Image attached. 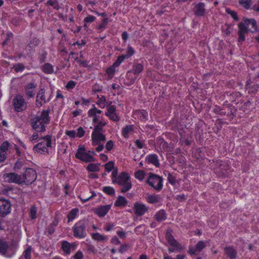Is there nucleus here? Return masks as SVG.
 Returning <instances> with one entry per match:
<instances>
[{"mask_svg":"<svg viewBox=\"0 0 259 259\" xmlns=\"http://www.w3.org/2000/svg\"><path fill=\"white\" fill-rule=\"evenodd\" d=\"M105 167L107 171H110L114 168V162L110 161L105 164Z\"/></svg>","mask_w":259,"mask_h":259,"instance_id":"obj_46","label":"nucleus"},{"mask_svg":"<svg viewBox=\"0 0 259 259\" xmlns=\"http://www.w3.org/2000/svg\"><path fill=\"white\" fill-rule=\"evenodd\" d=\"M127 200L126 198L122 196H119L117 198V200L115 202L116 206H125L127 204Z\"/></svg>","mask_w":259,"mask_h":259,"instance_id":"obj_26","label":"nucleus"},{"mask_svg":"<svg viewBox=\"0 0 259 259\" xmlns=\"http://www.w3.org/2000/svg\"><path fill=\"white\" fill-rule=\"evenodd\" d=\"M78 209L75 208L72 209L69 214L67 215V217L68 218V222H70L72 220H73L76 217V213L78 212Z\"/></svg>","mask_w":259,"mask_h":259,"instance_id":"obj_33","label":"nucleus"},{"mask_svg":"<svg viewBox=\"0 0 259 259\" xmlns=\"http://www.w3.org/2000/svg\"><path fill=\"white\" fill-rule=\"evenodd\" d=\"M95 19H96V18L94 16H92V15H89L88 17H87L86 18H85L84 21L85 22L91 23V22L94 21L95 20Z\"/></svg>","mask_w":259,"mask_h":259,"instance_id":"obj_53","label":"nucleus"},{"mask_svg":"<svg viewBox=\"0 0 259 259\" xmlns=\"http://www.w3.org/2000/svg\"><path fill=\"white\" fill-rule=\"evenodd\" d=\"M43 70L46 73H52L53 72V67L50 64L46 63L44 66Z\"/></svg>","mask_w":259,"mask_h":259,"instance_id":"obj_32","label":"nucleus"},{"mask_svg":"<svg viewBox=\"0 0 259 259\" xmlns=\"http://www.w3.org/2000/svg\"><path fill=\"white\" fill-rule=\"evenodd\" d=\"M143 70V66L141 64L135 63L133 65L132 72L135 74H138Z\"/></svg>","mask_w":259,"mask_h":259,"instance_id":"obj_28","label":"nucleus"},{"mask_svg":"<svg viewBox=\"0 0 259 259\" xmlns=\"http://www.w3.org/2000/svg\"><path fill=\"white\" fill-rule=\"evenodd\" d=\"M37 177V175L35 170L32 168H27L25 171V173L21 176V179H22V184L24 183L26 185L31 184Z\"/></svg>","mask_w":259,"mask_h":259,"instance_id":"obj_7","label":"nucleus"},{"mask_svg":"<svg viewBox=\"0 0 259 259\" xmlns=\"http://www.w3.org/2000/svg\"><path fill=\"white\" fill-rule=\"evenodd\" d=\"M11 205L9 201L0 199V217H4L10 212Z\"/></svg>","mask_w":259,"mask_h":259,"instance_id":"obj_14","label":"nucleus"},{"mask_svg":"<svg viewBox=\"0 0 259 259\" xmlns=\"http://www.w3.org/2000/svg\"><path fill=\"white\" fill-rule=\"evenodd\" d=\"M133 131V125H128L124 127L122 131V136L127 138L128 137V134Z\"/></svg>","mask_w":259,"mask_h":259,"instance_id":"obj_27","label":"nucleus"},{"mask_svg":"<svg viewBox=\"0 0 259 259\" xmlns=\"http://www.w3.org/2000/svg\"><path fill=\"white\" fill-rule=\"evenodd\" d=\"M4 181L8 183H14L21 184L23 181L21 179V175H18L14 172L5 174L3 177Z\"/></svg>","mask_w":259,"mask_h":259,"instance_id":"obj_10","label":"nucleus"},{"mask_svg":"<svg viewBox=\"0 0 259 259\" xmlns=\"http://www.w3.org/2000/svg\"><path fill=\"white\" fill-rule=\"evenodd\" d=\"M165 237L168 243L172 246L175 247L177 249H182L181 245L176 240L171 234V231L167 230L166 232Z\"/></svg>","mask_w":259,"mask_h":259,"instance_id":"obj_15","label":"nucleus"},{"mask_svg":"<svg viewBox=\"0 0 259 259\" xmlns=\"http://www.w3.org/2000/svg\"><path fill=\"white\" fill-rule=\"evenodd\" d=\"M92 237L94 239L98 241H103L106 240L107 239L106 237L103 236L98 233L93 234Z\"/></svg>","mask_w":259,"mask_h":259,"instance_id":"obj_34","label":"nucleus"},{"mask_svg":"<svg viewBox=\"0 0 259 259\" xmlns=\"http://www.w3.org/2000/svg\"><path fill=\"white\" fill-rule=\"evenodd\" d=\"M252 9L255 11L259 12V1L253 5Z\"/></svg>","mask_w":259,"mask_h":259,"instance_id":"obj_64","label":"nucleus"},{"mask_svg":"<svg viewBox=\"0 0 259 259\" xmlns=\"http://www.w3.org/2000/svg\"><path fill=\"white\" fill-rule=\"evenodd\" d=\"M225 254L230 259H236L237 258V252L233 246H227L224 248Z\"/></svg>","mask_w":259,"mask_h":259,"instance_id":"obj_19","label":"nucleus"},{"mask_svg":"<svg viewBox=\"0 0 259 259\" xmlns=\"http://www.w3.org/2000/svg\"><path fill=\"white\" fill-rule=\"evenodd\" d=\"M66 135L71 138H74L76 135V132L75 131H66Z\"/></svg>","mask_w":259,"mask_h":259,"instance_id":"obj_58","label":"nucleus"},{"mask_svg":"<svg viewBox=\"0 0 259 259\" xmlns=\"http://www.w3.org/2000/svg\"><path fill=\"white\" fill-rule=\"evenodd\" d=\"M36 208L35 207H32L30 211V215L31 219L36 218Z\"/></svg>","mask_w":259,"mask_h":259,"instance_id":"obj_49","label":"nucleus"},{"mask_svg":"<svg viewBox=\"0 0 259 259\" xmlns=\"http://www.w3.org/2000/svg\"><path fill=\"white\" fill-rule=\"evenodd\" d=\"M13 68L16 72L22 71L25 69V66L22 63H17L13 65Z\"/></svg>","mask_w":259,"mask_h":259,"instance_id":"obj_38","label":"nucleus"},{"mask_svg":"<svg viewBox=\"0 0 259 259\" xmlns=\"http://www.w3.org/2000/svg\"><path fill=\"white\" fill-rule=\"evenodd\" d=\"M108 22V19L105 18L103 20L102 23L99 26L98 29H101L105 28V26L107 24Z\"/></svg>","mask_w":259,"mask_h":259,"instance_id":"obj_61","label":"nucleus"},{"mask_svg":"<svg viewBox=\"0 0 259 259\" xmlns=\"http://www.w3.org/2000/svg\"><path fill=\"white\" fill-rule=\"evenodd\" d=\"M111 208L110 205H105L101 206L96 209L95 212L100 217L105 216Z\"/></svg>","mask_w":259,"mask_h":259,"instance_id":"obj_20","label":"nucleus"},{"mask_svg":"<svg viewBox=\"0 0 259 259\" xmlns=\"http://www.w3.org/2000/svg\"><path fill=\"white\" fill-rule=\"evenodd\" d=\"M32 250V248L31 246H29L27 247L26 249L25 250L24 252V257L26 259H30L31 258V252Z\"/></svg>","mask_w":259,"mask_h":259,"instance_id":"obj_43","label":"nucleus"},{"mask_svg":"<svg viewBox=\"0 0 259 259\" xmlns=\"http://www.w3.org/2000/svg\"><path fill=\"white\" fill-rule=\"evenodd\" d=\"M83 254L81 251H78L77 253L74 255V259H82L83 258Z\"/></svg>","mask_w":259,"mask_h":259,"instance_id":"obj_62","label":"nucleus"},{"mask_svg":"<svg viewBox=\"0 0 259 259\" xmlns=\"http://www.w3.org/2000/svg\"><path fill=\"white\" fill-rule=\"evenodd\" d=\"M105 102L106 99L105 97L102 96V97L99 99L98 101L97 102V104L98 105L103 104V107H104L106 105Z\"/></svg>","mask_w":259,"mask_h":259,"instance_id":"obj_55","label":"nucleus"},{"mask_svg":"<svg viewBox=\"0 0 259 259\" xmlns=\"http://www.w3.org/2000/svg\"><path fill=\"white\" fill-rule=\"evenodd\" d=\"M133 209L137 216H142L148 210L145 205L139 202H136L134 204Z\"/></svg>","mask_w":259,"mask_h":259,"instance_id":"obj_16","label":"nucleus"},{"mask_svg":"<svg viewBox=\"0 0 259 259\" xmlns=\"http://www.w3.org/2000/svg\"><path fill=\"white\" fill-rule=\"evenodd\" d=\"M75 157L86 162L94 161V157L90 155L88 153L85 152V149L84 147L79 146Z\"/></svg>","mask_w":259,"mask_h":259,"instance_id":"obj_8","label":"nucleus"},{"mask_svg":"<svg viewBox=\"0 0 259 259\" xmlns=\"http://www.w3.org/2000/svg\"><path fill=\"white\" fill-rule=\"evenodd\" d=\"M39 139L40 140V139L38 137V135L37 133H35L33 134V135L31 137L30 141L31 142H32L33 143H34L33 141H34L35 142H37Z\"/></svg>","mask_w":259,"mask_h":259,"instance_id":"obj_56","label":"nucleus"},{"mask_svg":"<svg viewBox=\"0 0 259 259\" xmlns=\"http://www.w3.org/2000/svg\"><path fill=\"white\" fill-rule=\"evenodd\" d=\"M251 2V0H241L240 4L246 9H248L250 6Z\"/></svg>","mask_w":259,"mask_h":259,"instance_id":"obj_45","label":"nucleus"},{"mask_svg":"<svg viewBox=\"0 0 259 259\" xmlns=\"http://www.w3.org/2000/svg\"><path fill=\"white\" fill-rule=\"evenodd\" d=\"M85 133V131L81 127H79L77 130V132L76 134L77 137L79 138H81L83 136Z\"/></svg>","mask_w":259,"mask_h":259,"instance_id":"obj_51","label":"nucleus"},{"mask_svg":"<svg viewBox=\"0 0 259 259\" xmlns=\"http://www.w3.org/2000/svg\"><path fill=\"white\" fill-rule=\"evenodd\" d=\"M205 5L203 3H199L196 5L194 9V15L197 17L203 16L205 13Z\"/></svg>","mask_w":259,"mask_h":259,"instance_id":"obj_17","label":"nucleus"},{"mask_svg":"<svg viewBox=\"0 0 259 259\" xmlns=\"http://www.w3.org/2000/svg\"><path fill=\"white\" fill-rule=\"evenodd\" d=\"M108 117H109L110 119L114 121H117L119 120L118 116L117 115L115 112L109 115V116H108Z\"/></svg>","mask_w":259,"mask_h":259,"instance_id":"obj_54","label":"nucleus"},{"mask_svg":"<svg viewBox=\"0 0 259 259\" xmlns=\"http://www.w3.org/2000/svg\"><path fill=\"white\" fill-rule=\"evenodd\" d=\"M15 253V251L11 248L7 242L0 240V253L7 257H11Z\"/></svg>","mask_w":259,"mask_h":259,"instance_id":"obj_12","label":"nucleus"},{"mask_svg":"<svg viewBox=\"0 0 259 259\" xmlns=\"http://www.w3.org/2000/svg\"><path fill=\"white\" fill-rule=\"evenodd\" d=\"M186 198V196L184 194L178 195L176 196V199L180 201H184Z\"/></svg>","mask_w":259,"mask_h":259,"instance_id":"obj_63","label":"nucleus"},{"mask_svg":"<svg viewBox=\"0 0 259 259\" xmlns=\"http://www.w3.org/2000/svg\"><path fill=\"white\" fill-rule=\"evenodd\" d=\"M102 111L100 110L97 109L95 105H93V108L89 110L88 112V115H95V113L101 114Z\"/></svg>","mask_w":259,"mask_h":259,"instance_id":"obj_35","label":"nucleus"},{"mask_svg":"<svg viewBox=\"0 0 259 259\" xmlns=\"http://www.w3.org/2000/svg\"><path fill=\"white\" fill-rule=\"evenodd\" d=\"M92 144L94 146H97L96 150L97 152L102 151L104 149L103 143L106 141V137L102 133H92Z\"/></svg>","mask_w":259,"mask_h":259,"instance_id":"obj_5","label":"nucleus"},{"mask_svg":"<svg viewBox=\"0 0 259 259\" xmlns=\"http://www.w3.org/2000/svg\"><path fill=\"white\" fill-rule=\"evenodd\" d=\"M9 144L7 142H4L2 146H1V149L4 152L6 150H7Z\"/></svg>","mask_w":259,"mask_h":259,"instance_id":"obj_59","label":"nucleus"},{"mask_svg":"<svg viewBox=\"0 0 259 259\" xmlns=\"http://www.w3.org/2000/svg\"><path fill=\"white\" fill-rule=\"evenodd\" d=\"M45 103V90L41 89L36 96V105L37 107H40Z\"/></svg>","mask_w":259,"mask_h":259,"instance_id":"obj_18","label":"nucleus"},{"mask_svg":"<svg viewBox=\"0 0 259 259\" xmlns=\"http://www.w3.org/2000/svg\"><path fill=\"white\" fill-rule=\"evenodd\" d=\"M47 4L53 7L55 9L59 10L60 9V6L57 0H49L47 1Z\"/></svg>","mask_w":259,"mask_h":259,"instance_id":"obj_40","label":"nucleus"},{"mask_svg":"<svg viewBox=\"0 0 259 259\" xmlns=\"http://www.w3.org/2000/svg\"><path fill=\"white\" fill-rule=\"evenodd\" d=\"M134 53V50L133 49V48L131 47H129L127 49V54L125 55L126 58H128L130 56H131L132 55H133Z\"/></svg>","mask_w":259,"mask_h":259,"instance_id":"obj_60","label":"nucleus"},{"mask_svg":"<svg viewBox=\"0 0 259 259\" xmlns=\"http://www.w3.org/2000/svg\"><path fill=\"white\" fill-rule=\"evenodd\" d=\"M168 181L171 184L174 185L176 184V180L175 178L170 174H168V176L167 177Z\"/></svg>","mask_w":259,"mask_h":259,"instance_id":"obj_50","label":"nucleus"},{"mask_svg":"<svg viewBox=\"0 0 259 259\" xmlns=\"http://www.w3.org/2000/svg\"><path fill=\"white\" fill-rule=\"evenodd\" d=\"M135 118H139L140 120H145L147 119L148 113L145 111H136L134 113Z\"/></svg>","mask_w":259,"mask_h":259,"instance_id":"obj_24","label":"nucleus"},{"mask_svg":"<svg viewBox=\"0 0 259 259\" xmlns=\"http://www.w3.org/2000/svg\"><path fill=\"white\" fill-rule=\"evenodd\" d=\"M206 246L205 243L204 241H200L195 245V249L197 250L198 252H200L203 248Z\"/></svg>","mask_w":259,"mask_h":259,"instance_id":"obj_36","label":"nucleus"},{"mask_svg":"<svg viewBox=\"0 0 259 259\" xmlns=\"http://www.w3.org/2000/svg\"><path fill=\"white\" fill-rule=\"evenodd\" d=\"M113 147V142L112 141L110 140L107 142L106 144L105 147L107 151L111 150Z\"/></svg>","mask_w":259,"mask_h":259,"instance_id":"obj_52","label":"nucleus"},{"mask_svg":"<svg viewBox=\"0 0 259 259\" xmlns=\"http://www.w3.org/2000/svg\"><path fill=\"white\" fill-rule=\"evenodd\" d=\"M216 171L217 172H222V175L227 176L228 172L227 170H229L230 166L225 162L221 160H217L214 162Z\"/></svg>","mask_w":259,"mask_h":259,"instance_id":"obj_13","label":"nucleus"},{"mask_svg":"<svg viewBox=\"0 0 259 259\" xmlns=\"http://www.w3.org/2000/svg\"><path fill=\"white\" fill-rule=\"evenodd\" d=\"M147 201L151 203H156L158 202V197L156 196L150 195L147 198Z\"/></svg>","mask_w":259,"mask_h":259,"instance_id":"obj_47","label":"nucleus"},{"mask_svg":"<svg viewBox=\"0 0 259 259\" xmlns=\"http://www.w3.org/2000/svg\"><path fill=\"white\" fill-rule=\"evenodd\" d=\"M117 168H114L112 172V183H115V182L116 181V179L118 177H117Z\"/></svg>","mask_w":259,"mask_h":259,"instance_id":"obj_48","label":"nucleus"},{"mask_svg":"<svg viewBox=\"0 0 259 259\" xmlns=\"http://www.w3.org/2000/svg\"><path fill=\"white\" fill-rule=\"evenodd\" d=\"M226 12L228 14H230L235 21H238L239 20L236 12L232 11L228 8L226 9Z\"/></svg>","mask_w":259,"mask_h":259,"instance_id":"obj_42","label":"nucleus"},{"mask_svg":"<svg viewBox=\"0 0 259 259\" xmlns=\"http://www.w3.org/2000/svg\"><path fill=\"white\" fill-rule=\"evenodd\" d=\"M252 72L249 73V79H259V68H252L251 69Z\"/></svg>","mask_w":259,"mask_h":259,"instance_id":"obj_30","label":"nucleus"},{"mask_svg":"<svg viewBox=\"0 0 259 259\" xmlns=\"http://www.w3.org/2000/svg\"><path fill=\"white\" fill-rule=\"evenodd\" d=\"M49 112V110H44L40 115L36 116L31 120L30 124L33 129L40 133L46 131V125L48 124L50 121Z\"/></svg>","mask_w":259,"mask_h":259,"instance_id":"obj_1","label":"nucleus"},{"mask_svg":"<svg viewBox=\"0 0 259 259\" xmlns=\"http://www.w3.org/2000/svg\"><path fill=\"white\" fill-rule=\"evenodd\" d=\"M36 87V84L34 82L28 83L25 87L26 94L28 97H32L34 94V90Z\"/></svg>","mask_w":259,"mask_h":259,"instance_id":"obj_21","label":"nucleus"},{"mask_svg":"<svg viewBox=\"0 0 259 259\" xmlns=\"http://www.w3.org/2000/svg\"><path fill=\"white\" fill-rule=\"evenodd\" d=\"M115 106L114 105H108L107 106V112L105 113V115L108 116L109 115L115 112Z\"/></svg>","mask_w":259,"mask_h":259,"instance_id":"obj_41","label":"nucleus"},{"mask_svg":"<svg viewBox=\"0 0 259 259\" xmlns=\"http://www.w3.org/2000/svg\"><path fill=\"white\" fill-rule=\"evenodd\" d=\"M106 124V122H103L100 121L97 125L94 127L93 132L92 133H102L103 134L104 131L103 127Z\"/></svg>","mask_w":259,"mask_h":259,"instance_id":"obj_23","label":"nucleus"},{"mask_svg":"<svg viewBox=\"0 0 259 259\" xmlns=\"http://www.w3.org/2000/svg\"><path fill=\"white\" fill-rule=\"evenodd\" d=\"M62 248L63 250L66 253H70V244L66 241H64L62 243Z\"/></svg>","mask_w":259,"mask_h":259,"instance_id":"obj_31","label":"nucleus"},{"mask_svg":"<svg viewBox=\"0 0 259 259\" xmlns=\"http://www.w3.org/2000/svg\"><path fill=\"white\" fill-rule=\"evenodd\" d=\"M13 102L15 110L17 112H21L27 108V103L21 95H17Z\"/></svg>","mask_w":259,"mask_h":259,"instance_id":"obj_9","label":"nucleus"},{"mask_svg":"<svg viewBox=\"0 0 259 259\" xmlns=\"http://www.w3.org/2000/svg\"><path fill=\"white\" fill-rule=\"evenodd\" d=\"M239 42H242L245 40V34L248 31L255 32L257 31V25L256 21L253 19H243V22H241L238 24Z\"/></svg>","mask_w":259,"mask_h":259,"instance_id":"obj_2","label":"nucleus"},{"mask_svg":"<svg viewBox=\"0 0 259 259\" xmlns=\"http://www.w3.org/2000/svg\"><path fill=\"white\" fill-rule=\"evenodd\" d=\"M87 169L90 171H98L99 170V166L96 164L91 163L87 166Z\"/></svg>","mask_w":259,"mask_h":259,"instance_id":"obj_39","label":"nucleus"},{"mask_svg":"<svg viewBox=\"0 0 259 259\" xmlns=\"http://www.w3.org/2000/svg\"><path fill=\"white\" fill-rule=\"evenodd\" d=\"M40 140H43L44 142H41L35 145L33 148L34 152L40 153L41 154H49L48 148H52V136L47 135L40 138Z\"/></svg>","mask_w":259,"mask_h":259,"instance_id":"obj_3","label":"nucleus"},{"mask_svg":"<svg viewBox=\"0 0 259 259\" xmlns=\"http://www.w3.org/2000/svg\"><path fill=\"white\" fill-rule=\"evenodd\" d=\"M115 183L122 186L121 189V193H125L128 191L132 187V184L130 181V177L126 172H122L117 178Z\"/></svg>","mask_w":259,"mask_h":259,"instance_id":"obj_4","label":"nucleus"},{"mask_svg":"<svg viewBox=\"0 0 259 259\" xmlns=\"http://www.w3.org/2000/svg\"><path fill=\"white\" fill-rule=\"evenodd\" d=\"M155 219L159 222L166 219V214L164 210H161L158 211L155 215Z\"/></svg>","mask_w":259,"mask_h":259,"instance_id":"obj_29","label":"nucleus"},{"mask_svg":"<svg viewBox=\"0 0 259 259\" xmlns=\"http://www.w3.org/2000/svg\"><path fill=\"white\" fill-rule=\"evenodd\" d=\"M251 82H252L251 80H250V79H249L247 81L246 88L247 89H248V93H249V94H254L259 89V85L258 84H255V85H253L252 87H249V84Z\"/></svg>","mask_w":259,"mask_h":259,"instance_id":"obj_25","label":"nucleus"},{"mask_svg":"<svg viewBox=\"0 0 259 259\" xmlns=\"http://www.w3.org/2000/svg\"><path fill=\"white\" fill-rule=\"evenodd\" d=\"M85 225L83 222L77 223L73 228L74 235L78 238H83L85 236Z\"/></svg>","mask_w":259,"mask_h":259,"instance_id":"obj_11","label":"nucleus"},{"mask_svg":"<svg viewBox=\"0 0 259 259\" xmlns=\"http://www.w3.org/2000/svg\"><path fill=\"white\" fill-rule=\"evenodd\" d=\"M135 177L140 180H142L144 179L145 173L143 170H138L135 172Z\"/></svg>","mask_w":259,"mask_h":259,"instance_id":"obj_44","label":"nucleus"},{"mask_svg":"<svg viewBox=\"0 0 259 259\" xmlns=\"http://www.w3.org/2000/svg\"><path fill=\"white\" fill-rule=\"evenodd\" d=\"M146 161L148 163L153 164L156 167L159 165V160L156 154H151L147 156Z\"/></svg>","mask_w":259,"mask_h":259,"instance_id":"obj_22","label":"nucleus"},{"mask_svg":"<svg viewBox=\"0 0 259 259\" xmlns=\"http://www.w3.org/2000/svg\"><path fill=\"white\" fill-rule=\"evenodd\" d=\"M75 82L73 81H69L66 85L67 89H73L75 85Z\"/></svg>","mask_w":259,"mask_h":259,"instance_id":"obj_57","label":"nucleus"},{"mask_svg":"<svg viewBox=\"0 0 259 259\" xmlns=\"http://www.w3.org/2000/svg\"><path fill=\"white\" fill-rule=\"evenodd\" d=\"M149 185L157 191H159L162 187V179L158 175L150 173L147 181Z\"/></svg>","mask_w":259,"mask_h":259,"instance_id":"obj_6","label":"nucleus"},{"mask_svg":"<svg viewBox=\"0 0 259 259\" xmlns=\"http://www.w3.org/2000/svg\"><path fill=\"white\" fill-rule=\"evenodd\" d=\"M103 191L109 195H114L115 194V190L111 187H104L103 188Z\"/></svg>","mask_w":259,"mask_h":259,"instance_id":"obj_37","label":"nucleus"}]
</instances>
